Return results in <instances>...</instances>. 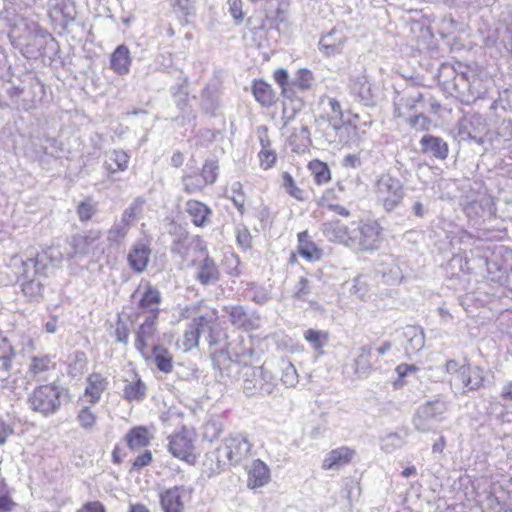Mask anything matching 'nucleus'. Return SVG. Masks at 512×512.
Returning a JSON list of instances; mask_svg holds the SVG:
<instances>
[{"label":"nucleus","mask_w":512,"mask_h":512,"mask_svg":"<svg viewBox=\"0 0 512 512\" xmlns=\"http://www.w3.org/2000/svg\"><path fill=\"white\" fill-rule=\"evenodd\" d=\"M273 79L279 86L283 99L293 104L296 111L301 110L306 104L300 94L313 90L315 85L314 74L308 68L298 69L293 81H289V73L286 69L278 68L273 71Z\"/></svg>","instance_id":"nucleus-1"},{"label":"nucleus","mask_w":512,"mask_h":512,"mask_svg":"<svg viewBox=\"0 0 512 512\" xmlns=\"http://www.w3.org/2000/svg\"><path fill=\"white\" fill-rule=\"evenodd\" d=\"M197 242L196 255L190 262L194 270V278L202 286L214 285L221 277L219 267L202 240L197 238Z\"/></svg>","instance_id":"nucleus-2"},{"label":"nucleus","mask_w":512,"mask_h":512,"mask_svg":"<svg viewBox=\"0 0 512 512\" xmlns=\"http://www.w3.org/2000/svg\"><path fill=\"white\" fill-rule=\"evenodd\" d=\"M61 387L52 382L36 386L28 397L31 409L43 415H50L61 407Z\"/></svg>","instance_id":"nucleus-3"},{"label":"nucleus","mask_w":512,"mask_h":512,"mask_svg":"<svg viewBox=\"0 0 512 512\" xmlns=\"http://www.w3.org/2000/svg\"><path fill=\"white\" fill-rule=\"evenodd\" d=\"M195 443V433L187 428H182L168 437L167 449L174 458L193 466L199 459Z\"/></svg>","instance_id":"nucleus-4"},{"label":"nucleus","mask_w":512,"mask_h":512,"mask_svg":"<svg viewBox=\"0 0 512 512\" xmlns=\"http://www.w3.org/2000/svg\"><path fill=\"white\" fill-rule=\"evenodd\" d=\"M382 227L376 220L360 221L354 229L353 248L360 252L377 250L382 239Z\"/></svg>","instance_id":"nucleus-5"},{"label":"nucleus","mask_w":512,"mask_h":512,"mask_svg":"<svg viewBox=\"0 0 512 512\" xmlns=\"http://www.w3.org/2000/svg\"><path fill=\"white\" fill-rule=\"evenodd\" d=\"M377 200L388 212L394 210L403 199L401 183L390 175H382L376 183Z\"/></svg>","instance_id":"nucleus-6"},{"label":"nucleus","mask_w":512,"mask_h":512,"mask_svg":"<svg viewBox=\"0 0 512 512\" xmlns=\"http://www.w3.org/2000/svg\"><path fill=\"white\" fill-rule=\"evenodd\" d=\"M140 291H142L138 301V309L140 312L142 314H148L147 316H155V318H159L161 311L159 305L162 301L159 289L150 281L142 280L133 296Z\"/></svg>","instance_id":"nucleus-7"},{"label":"nucleus","mask_w":512,"mask_h":512,"mask_svg":"<svg viewBox=\"0 0 512 512\" xmlns=\"http://www.w3.org/2000/svg\"><path fill=\"white\" fill-rule=\"evenodd\" d=\"M108 388V377L102 372L92 371L85 378L84 390L78 402L84 401L87 404L96 405Z\"/></svg>","instance_id":"nucleus-8"},{"label":"nucleus","mask_w":512,"mask_h":512,"mask_svg":"<svg viewBox=\"0 0 512 512\" xmlns=\"http://www.w3.org/2000/svg\"><path fill=\"white\" fill-rule=\"evenodd\" d=\"M220 450L231 465H237L251 454L252 443L244 434L230 435Z\"/></svg>","instance_id":"nucleus-9"},{"label":"nucleus","mask_w":512,"mask_h":512,"mask_svg":"<svg viewBox=\"0 0 512 512\" xmlns=\"http://www.w3.org/2000/svg\"><path fill=\"white\" fill-rule=\"evenodd\" d=\"M215 319L214 313H206L195 317L183 333L182 339L177 343L179 349L187 353L197 348L200 343L201 331Z\"/></svg>","instance_id":"nucleus-10"},{"label":"nucleus","mask_w":512,"mask_h":512,"mask_svg":"<svg viewBox=\"0 0 512 512\" xmlns=\"http://www.w3.org/2000/svg\"><path fill=\"white\" fill-rule=\"evenodd\" d=\"M191 495V490L182 485L166 488L159 493V503L162 512H184L185 502Z\"/></svg>","instance_id":"nucleus-11"},{"label":"nucleus","mask_w":512,"mask_h":512,"mask_svg":"<svg viewBox=\"0 0 512 512\" xmlns=\"http://www.w3.org/2000/svg\"><path fill=\"white\" fill-rule=\"evenodd\" d=\"M157 323L158 318L147 316L135 332V348L146 361L150 360V341L157 334Z\"/></svg>","instance_id":"nucleus-12"},{"label":"nucleus","mask_w":512,"mask_h":512,"mask_svg":"<svg viewBox=\"0 0 512 512\" xmlns=\"http://www.w3.org/2000/svg\"><path fill=\"white\" fill-rule=\"evenodd\" d=\"M297 249L301 258L309 263L319 262L323 259V248L314 241L308 230L297 233Z\"/></svg>","instance_id":"nucleus-13"},{"label":"nucleus","mask_w":512,"mask_h":512,"mask_svg":"<svg viewBox=\"0 0 512 512\" xmlns=\"http://www.w3.org/2000/svg\"><path fill=\"white\" fill-rule=\"evenodd\" d=\"M324 233L331 242L353 248L354 229L350 230L341 221L334 220L324 223Z\"/></svg>","instance_id":"nucleus-14"},{"label":"nucleus","mask_w":512,"mask_h":512,"mask_svg":"<svg viewBox=\"0 0 512 512\" xmlns=\"http://www.w3.org/2000/svg\"><path fill=\"white\" fill-rule=\"evenodd\" d=\"M356 456V451L347 446H341L335 449H332L327 453L325 458L322 461V469L323 470H338L346 465H349L354 457Z\"/></svg>","instance_id":"nucleus-15"},{"label":"nucleus","mask_w":512,"mask_h":512,"mask_svg":"<svg viewBox=\"0 0 512 512\" xmlns=\"http://www.w3.org/2000/svg\"><path fill=\"white\" fill-rule=\"evenodd\" d=\"M225 312L231 325L239 330L249 332L258 328V318L249 315L241 305L226 307Z\"/></svg>","instance_id":"nucleus-16"},{"label":"nucleus","mask_w":512,"mask_h":512,"mask_svg":"<svg viewBox=\"0 0 512 512\" xmlns=\"http://www.w3.org/2000/svg\"><path fill=\"white\" fill-rule=\"evenodd\" d=\"M360 116L357 113L348 110L346 115L341 119L331 117L329 122L333 130L336 132H344L347 137L352 139L360 138V127H359Z\"/></svg>","instance_id":"nucleus-17"},{"label":"nucleus","mask_w":512,"mask_h":512,"mask_svg":"<svg viewBox=\"0 0 512 512\" xmlns=\"http://www.w3.org/2000/svg\"><path fill=\"white\" fill-rule=\"evenodd\" d=\"M247 486L250 489H257L267 485L271 480L269 467L260 459L252 461L246 470Z\"/></svg>","instance_id":"nucleus-18"},{"label":"nucleus","mask_w":512,"mask_h":512,"mask_svg":"<svg viewBox=\"0 0 512 512\" xmlns=\"http://www.w3.org/2000/svg\"><path fill=\"white\" fill-rule=\"evenodd\" d=\"M152 439V430L143 425L132 427L124 436V441L131 451H137L149 446Z\"/></svg>","instance_id":"nucleus-19"},{"label":"nucleus","mask_w":512,"mask_h":512,"mask_svg":"<svg viewBox=\"0 0 512 512\" xmlns=\"http://www.w3.org/2000/svg\"><path fill=\"white\" fill-rule=\"evenodd\" d=\"M150 255L151 249L149 245L142 242L135 243L127 256L130 268L136 273H142L149 264Z\"/></svg>","instance_id":"nucleus-20"},{"label":"nucleus","mask_w":512,"mask_h":512,"mask_svg":"<svg viewBox=\"0 0 512 512\" xmlns=\"http://www.w3.org/2000/svg\"><path fill=\"white\" fill-rule=\"evenodd\" d=\"M251 91L255 100L263 107H272L277 102V94L270 83L263 79H254Z\"/></svg>","instance_id":"nucleus-21"},{"label":"nucleus","mask_w":512,"mask_h":512,"mask_svg":"<svg viewBox=\"0 0 512 512\" xmlns=\"http://www.w3.org/2000/svg\"><path fill=\"white\" fill-rule=\"evenodd\" d=\"M185 211L196 227H205L210 222L212 210L199 200L189 199L186 202Z\"/></svg>","instance_id":"nucleus-22"},{"label":"nucleus","mask_w":512,"mask_h":512,"mask_svg":"<svg viewBox=\"0 0 512 512\" xmlns=\"http://www.w3.org/2000/svg\"><path fill=\"white\" fill-rule=\"evenodd\" d=\"M420 145L423 154H431L440 160H445L448 157V143L440 137L425 135L421 138Z\"/></svg>","instance_id":"nucleus-23"},{"label":"nucleus","mask_w":512,"mask_h":512,"mask_svg":"<svg viewBox=\"0 0 512 512\" xmlns=\"http://www.w3.org/2000/svg\"><path fill=\"white\" fill-rule=\"evenodd\" d=\"M132 58L129 48L122 44L119 45L110 56V68L117 75H126L130 71Z\"/></svg>","instance_id":"nucleus-24"},{"label":"nucleus","mask_w":512,"mask_h":512,"mask_svg":"<svg viewBox=\"0 0 512 512\" xmlns=\"http://www.w3.org/2000/svg\"><path fill=\"white\" fill-rule=\"evenodd\" d=\"M153 360L156 368L164 373L170 374L174 368V359L168 348L156 344L150 348V360Z\"/></svg>","instance_id":"nucleus-25"},{"label":"nucleus","mask_w":512,"mask_h":512,"mask_svg":"<svg viewBox=\"0 0 512 512\" xmlns=\"http://www.w3.org/2000/svg\"><path fill=\"white\" fill-rule=\"evenodd\" d=\"M146 391V384L141 377L135 373L131 381H125L123 399L128 402H140L145 398Z\"/></svg>","instance_id":"nucleus-26"},{"label":"nucleus","mask_w":512,"mask_h":512,"mask_svg":"<svg viewBox=\"0 0 512 512\" xmlns=\"http://www.w3.org/2000/svg\"><path fill=\"white\" fill-rule=\"evenodd\" d=\"M307 169L317 186L326 185L332 180V172L329 165L320 159L310 160L307 163Z\"/></svg>","instance_id":"nucleus-27"},{"label":"nucleus","mask_w":512,"mask_h":512,"mask_svg":"<svg viewBox=\"0 0 512 512\" xmlns=\"http://www.w3.org/2000/svg\"><path fill=\"white\" fill-rule=\"evenodd\" d=\"M129 155L123 150H113L106 155L104 168L108 174L125 171L129 165Z\"/></svg>","instance_id":"nucleus-28"},{"label":"nucleus","mask_w":512,"mask_h":512,"mask_svg":"<svg viewBox=\"0 0 512 512\" xmlns=\"http://www.w3.org/2000/svg\"><path fill=\"white\" fill-rule=\"evenodd\" d=\"M337 201L338 195L336 193V190L334 188H327L321 194L318 201V205L330 211H333L334 213L340 216H350V211L346 207L338 204Z\"/></svg>","instance_id":"nucleus-29"},{"label":"nucleus","mask_w":512,"mask_h":512,"mask_svg":"<svg viewBox=\"0 0 512 512\" xmlns=\"http://www.w3.org/2000/svg\"><path fill=\"white\" fill-rule=\"evenodd\" d=\"M93 405H82L76 413V421L78 426L87 432H91L97 428L98 416Z\"/></svg>","instance_id":"nucleus-30"},{"label":"nucleus","mask_w":512,"mask_h":512,"mask_svg":"<svg viewBox=\"0 0 512 512\" xmlns=\"http://www.w3.org/2000/svg\"><path fill=\"white\" fill-rule=\"evenodd\" d=\"M460 375L462 377V382L464 387L475 390L480 388L484 383V377L482 375V370L479 367H471V366H462L460 367Z\"/></svg>","instance_id":"nucleus-31"},{"label":"nucleus","mask_w":512,"mask_h":512,"mask_svg":"<svg viewBox=\"0 0 512 512\" xmlns=\"http://www.w3.org/2000/svg\"><path fill=\"white\" fill-rule=\"evenodd\" d=\"M55 362L49 355L33 356L28 366V374L35 378L55 369Z\"/></svg>","instance_id":"nucleus-32"},{"label":"nucleus","mask_w":512,"mask_h":512,"mask_svg":"<svg viewBox=\"0 0 512 512\" xmlns=\"http://www.w3.org/2000/svg\"><path fill=\"white\" fill-rule=\"evenodd\" d=\"M281 180L282 188L290 197L299 202H304L307 200V192L297 184L296 180L294 179L291 173L287 171L282 172Z\"/></svg>","instance_id":"nucleus-33"},{"label":"nucleus","mask_w":512,"mask_h":512,"mask_svg":"<svg viewBox=\"0 0 512 512\" xmlns=\"http://www.w3.org/2000/svg\"><path fill=\"white\" fill-rule=\"evenodd\" d=\"M61 254L58 252L55 253V249L51 246L43 248L39 253L36 254V256L33 259H30V261L33 262L36 271L40 269H45L49 265L54 264L55 262H58L61 260Z\"/></svg>","instance_id":"nucleus-34"},{"label":"nucleus","mask_w":512,"mask_h":512,"mask_svg":"<svg viewBox=\"0 0 512 512\" xmlns=\"http://www.w3.org/2000/svg\"><path fill=\"white\" fill-rule=\"evenodd\" d=\"M345 40L344 36L336 37V31L332 30L321 38L319 45L327 55H334L340 53Z\"/></svg>","instance_id":"nucleus-35"},{"label":"nucleus","mask_w":512,"mask_h":512,"mask_svg":"<svg viewBox=\"0 0 512 512\" xmlns=\"http://www.w3.org/2000/svg\"><path fill=\"white\" fill-rule=\"evenodd\" d=\"M209 313H214L215 319L208 325H205V328L208 329L207 342H208L209 346H216L221 341L226 340L228 338V335L219 326L217 311L215 309H213Z\"/></svg>","instance_id":"nucleus-36"},{"label":"nucleus","mask_w":512,"mask_h":512,"mask_svg":"<svg viewBox=\"0 0 512 512\" xmlns=\"http://www.w3.org/2000/svg\"><path fill=\"white\" fill-rule=\"evenodd\" d=\"M372 370L371 349L368 347H362L359 351V355L355 359L354 373L359 376L368 375Z\"/></svg>","instance_id":"nucleus-37"},{"label":"nucleus","mask_w":512,"mask_h":512,"mask_svg":"<svg viewBox=\"0 0 512 512\" xmlns=\"http://www.w3.org/2000/svg\"><path fill=\"white\" fill-rule=\"evenodd\" d=\"M183 191L187 194H193L202 191L206 186V182L197 172L186 173L182 177Z\"/></svg>","instance_id":"nucleus-38"},{"label":"nucleus","mask_w":512,"mask_h":512,"mask_svg":"<svg viewBox=\"0 0 512 512\" xmlns=\"http://www.w3.org/2000/svg\"><path fill=\"white\" fill-rule=\"evenodd\" d=\"M224 272L230 277H239L241 275L240 257L232 252H226L221 261Z\"/></svg>","instance_id":"nucleus-39"},{"label":"nucleus","mask_w":512,"mask_h":512,"mask_svg":"<svg viewBox=\"0 0 512 512\" xmlns=\"http://www.w3.org/2000/svg\"><path fill=\"white\" fill-rule=\"evenodd\" d=\"M200 177L206 182L207 185H212L216 182L219 175V163L216 159H207L199 172Z\"/></svg>","instance_id":"nucleus-40"},{"label":"nucleus","mask_w":512,"mask_h":512,"mask_svg":"<svg viewBox=\"0 0 512 512\" xmlns=\"http://www.w3.org/2000/svg\"><path fill=\"white\" fill-rule=\"evenodd\" d=\"M15 357L14 348L6 338H0V367L9 371Z\"/></svg>","instance_id":"nucleus-41"},{"label":"nucleus","mask_w":512,"mask_h":512,"mask_svg":"<svg viewBox=\"0 0 512 512\" xmlns=\"http://www.w3.org/2000/svg\"><path fill=\"white\" fill-rule=\"evenodd\" d=\"M97 208L96 204L93 202L92 198L87 197L84 200L80 201L76 207L77 216L82 223H86L90 221L93 216L96 214Z\"/></svg>","instance_id":"nucleus-42"},{"label":"nucleus","mask_w":512,"mask_h":512,"mask_svg":"<svg viewBox=\"0 0 512 512\" xmlns=\"http://www.w3.org/2000/svg\"><path fill=\"white\" fill-rule=\"evenodd\" d=\"M304 338L315 350H321L328 341L329 334L323 331L308 329L304 333Z\"/></svg>","instance_id":"nucleus-43"},{"label":"nucleus","mask_w":512,"mask_h":512,"mask_svg":"<svg viewBox=\"0 0 512 512\" xmlns=\"http://www.w3.org/2000/svg\"><path fill=\"white\" fill-rule=\"evenodd\" d=\"M257 157H258L260 168L265 171L270 170L273 167H275L277 164V160H278L277 153L273 148L260 149Z\"/></svg>","instance_id":"nucleus-44"},{"label":"nucleus","mask_w":512,"mask_h":512,"mask_svg":"<svg viewBox=\"0 0 512 512\" xmlns=\"http://www.w3.org/2000/svg\"><path fill=\"white\" fill-rule=\"evenodd\" d=\"M152 461H153V456H152L151 451L144 450L143 452H141L138 456H136L131 461L130 472L138 473L143 468L149 466L152 463Z\"/></svg>","instance_id":"nucleus-45"},{"label":"nucleus","mask_w":512,"mask_h":512,"mask_svg":"<svg viewBox=\"0 0 512 512\" xmlns=\"http://www.w3.org/2000/svg\"><path fill=\"white\" fill-rule=\"evenodd\" d=\"M17 504L13 500L8 487L3 484L0 486V512H12Z\"/></svg>","instance_id":"nucleus-46"},{"label":"nucleus","mask_w":512,"mask_h":512,"mask_svg":"<svg viewBox=\"0 0 512 512\" xmlns=\"http://www.w3.org/2000/svg\"><path fill=\"white\" fill-rule=\"evenodd\" d=\"M232 201L240 212H243L246 205V197L241 182H235L231 188Z\"/></svg>","instance_id":"nucleus-47"},{"label":"nucleus","mask_w":512,"mask_h":512,"mask_svg":"<svg viewBox=\"0 0 512 512\" xmlns=\"http://www.w3.org/2000/svg\"><path fill=\"white\" fill-rule=\"evenodd\" d=\"M21 290L29 298H37L42 296L43 285L35 280H27L21 284Z\"/></svg>","instance_id":"nucleus-48"},{"label":"nucleus","mask_w":512,"mask_h":512,"mask_svg":"<svg viewBox=\"0 0 512 512\" xmlns=\"http://www.w3.org/2000/svg\"><path fill=\"white\" fill-rule=\"evenodd\" d=\"M408 123L410 127L416 129L417 131L424 132L429 130L431 120L426 115L420 113L411 116L408 119Z\"/></svg>","instance_id":"nucleus-49"},{"label":"nucleus","mask_w":512,"mask_h":512,"mask_svg":"<svg viewBox=\"0 0 512 512\" xmlns=\"http://www.w3.org/2000/svg\"><path fill=\"white\" fill-rule=\"evenodd\" d=\"M129 228L123 224H115L108 231V239L111 242H122L128 233Z\"/></svg>","instance_id":"nucleus-50"},{"label":"nucleus","mask_w":512,"mask_h":512,"mask_svg":"<svg viewBox=\"0 0 512 512\" xmlns=\"http://www.w3.org/2000/svg\"><path fill=\"white\" fill-rule=\"evenodd\" d=\"M311 293L310 282L306 277H300L296 285L293 297L298 300H306L307 296Z\"/></svg>","instance_id":"nucleus-51"},{"label":"nucleus","mask_w":512,"mask_h":512,"mask_svg":"<svg viewBox=\"0 0 512 512\" xmlns=\"http://www.w3.org/2000/svg\"><path fill=\"white\" fill-rule=\"evenodd\" d=\"M130 335V330L128 325L121 320L120 318L117 320L116 328H115V337L116 340L120 343L126 344L128 342Z\"/></svg>","instance_id":"nucleus-52"},{"label":"nucleus","mask_w":512,"mask_h":512,"mask_svg":"<svg viewBox=\"0 0 512 512\" xmlns=\"http://www.w3.org/2000/svg\"><path fill=\"white\" fill-rule=\"evenodd\" d=\"M242 0H231L229 12L237 24L241 23L244 19Z\"/></svg>","instance_id":"nucleus-53"},{"label":"nucleus","mask_w":512,"mask_h":512,"mask_svg":"<svg viewBox=\"0 0 512 512\" xmlns=\"http://www.w3.org/2000/svg\"><path fill=\"white\" fill-rule=\"evenodd\" d=\"M76 512H107L105 505L99 500L87 501Z\"/></svg>","instance_id":"nucleus-54"},{"label":"nucleus","mask_w":512,"mask_h":512,"mask_svg":"<svg viewBox=\"0 0 512 512\" xmlns=\"http://www.w3.org/2000/svg\"><path fill=\"white\" fill-rule=\"evenodd\" d=\"M257 137L261 145V149L272 148V141L269 136V129L263 125L257 128Z\"/></svg>","instance_id":"nucleus-55"},{"label":"nucleus","mask_w":512,"mask_h":512,"mask_svg":"<svg viewBox=\"0 0 512 512\" xmlns=\"http://www.w3.org/2000/svg\"><path fill=\"white\" fill-rule=\"evenodd\" d=\"M417 370L418 368L415 365L406 363H401L395 368L399 380H403L409 373H415Z\"/></svg>","instance_id":"nucleus-56"},{"label":"nucleus","mask_w":512,"mask_h":512,"mask_svg":"<svg viewBox=\"0 0 512 512\" xmlns=\"http://www.w3.org/2000/svg\"><path fill=\"white\" fill-rule=\"evenodd\" d=\"M137 206L132 205L124 210L122 214V223L123 225L129 228L130 224L134 221L137 215Z\"/></svg>","instance_id":"nucleus-57"},{"label":"nucleus","mask_w":512,"mask_h":512,"mask_svg":"<svg viewBox=\"0 0 512 512\" xmlns=\"http://www.w3.org/2000/svg\"><path fill=\"white\" fill-rule=\"evenodd\" d=\"M328 105L333 113L331 117L341 119L344 115H346V113H344L342 110L340 102L336 98H329Z\"/></svg>","instance_id":"nucleus-58"},{"label":"nucleus","mask_w":512,"mask_h":512,"mask_svg":"<svg viewBox=\"0 0 512 512\" xmlns=\"http://www.w3.org/2000/svg\"><path fill=\"white\" fill-rule=\"evenodd\" d=\"M173 8L187 16L190 14L191 0H174Z\"/></svg>","instance_id":"nucleus-59"},{"label":"nucleus","mask_w":512,"mask_h":512,"mask_svg":"<svg viewBox=\"0 0 512 512\" xmlns=\"http://www.w3.org/2000/svg\"><path fill=\"white\" fill-rule=\"evenodd\" d=\"M360 163L361 160L358 154H348L343 158V166L347 168H356Z\"/></svg>","instance_id":"nucleus-60"},{"label":"nucleus","mask_w":512,"mask_h":512,"mask_svg":"<svg viewBox=\"0 0 512 512\" xmlns=\"http://www.w3.org/2000/svg\"><path fill=\"white\" fill-rule=\"evenodd\" d=\"M12 434L13 428L9 424L0 420V445L4 444L7 438Z\"/></svg>","instance_id":"nucleus-61"},{"label":"nucleus","mask_w":512,"mask_h":512,"mask_svg":"<svg viewBox=\"0 0 512 512\" xmlns=\"http://www.w3.org/2000/svg\"><path fill=\"white\" fill-rule=\"evenodd\" d=\"M124 457L125 453L122 448L119 445H115L111 453L112 462L116 465H120L122 464Z\"/></svg>","instance_id":"nucleus-62"},{"label":"nucleus","mask_w":512,"mask_h":512,"mask_svg":"<svg viewBox=\"0 0 512 512\" xmlns=\"http://www.w3.org/2000/svg\"><path fill=\"white\" fill-rule=\"evenodd\" d=\"M251 235L247 230L239 231L237 234V242L243 247H250L251 246Z\"/></svg>","instance_id":"nucleus-63"},{"label":"nucleus","mask_w":512,"mask_h":512,"mask_svg":"<svg viewBox=\"0 0 512 512\" xmlns=\"http://www.w3.org/2000/svg\"><path fill=\"white\" fill-rule=\"evenodd\" d=\"M501 397L505 401H512V382L505 384L501 390Z\"/></svg>","instance_id":"nucleus-64"}]
</instances>
